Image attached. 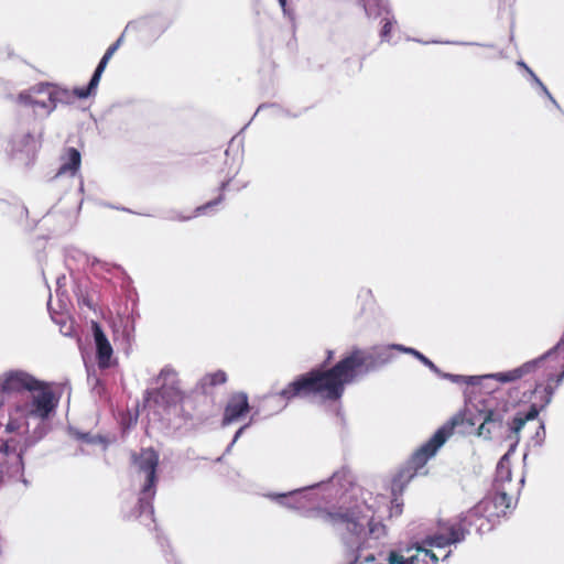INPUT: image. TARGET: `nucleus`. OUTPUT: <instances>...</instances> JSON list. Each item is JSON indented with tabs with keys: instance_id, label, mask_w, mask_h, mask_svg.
<instances>
[{
	"instance_id": "obj_1",
	"label": "nucleus",
	"mask_w": 564,
	"mask_h": 564,
	"mask_svg": "<svg viewBox=\"0 0 564 564\" xmlns=\"http://www.w3.org/2000/svg\"><path fill=\"white\" fill-rule=\"evenodd\" d=\"M348 383L340 361L328 369H311L297 376L279 395L286 402L294 399L321 398L325 401L339 400Z\"/></svg>"
},
{
	"instance_id": "obj_2",
	"label": "nucleus",
	"mask_w": 564,
	"mask_h": 564,
	"mask_svg": "<svg viewBox=\"0 0 564 564\" xmlns=\"http://www.w3.org/2000/svg\"><path fill=\"white\" fill-rule=\"evenodd\" d=\"M462 422L459 416H454L449 422L440 427L433 436L425 442L420 448H417L406 464L399 469L391 482V506L389 517H400L403 512V500L401 496L408 486V484L417 475L433 457L438 448L446 442V440L453 434L454 429Z\"/></svg>"
},
{
	"instance_id": "obj_3",
	"label": "nucleus",
	"mask_w": 564,
	"mask_h": 564,
	"mask_svg": "<svg viewBox=\"0 0 564 564\" xmlns=\"http://www.w3.org/2000/svg\"><path fill=\"white\" fill-rule=\"evenodd\" d=\"M391 349H394L393 346L373 348L368 351L358 348L352 349L348 356L339 360L348 383L352 382L361 372H369L389 364L393 358Z\"/></svg>"
},
{
	"instance_id": "obj_4",
	"label": "nucleus",
	"mask_w": 564,
	"mask_h": 564,
	"mask_svg": "<svg viewBox=\"0 0 564 564\" xmlns=\"http://www.w3.org/2000/svg\"><path fill=\"white\" fill-rule=\"evenodd\" d=\"M122 37L123 36L121 35L115 43H112L107 48L106 53L104 54L99 64L97 65L90 82L86 87L75 88L73 91H69L68 89L55 87L48 84L46 96L50 102H52V109L56 107L57 102H68L72 97L85 99L90 95L95 94L108 62L121 45Z\"/></svg>"
},
{
	"instance_id": "obj_5",
	"label": "nucleus",
	"mask_w": 564,
	"mask_h": 564,
	"mask_svg": "<svg viewBox=\"0 0 564 564\" xmlns=\"http://www.w3.org/2000/svg\"><path fill=\"white\" fill-rule=\"evenodd\" d=\"M131 463L139 474H144L145 481L142 486L141 494L144 498L139 499V509L142 512L145 508L152 509L150 501L145 498H153L158 482L156 470L160 464V455L153 447L141 448L140 452H132L130 455Z\"/></svg>"
},
{
	"instance_id": "obj_6",
	"label": "nucleus",
	"mask_w": 564,
	"mask_h": 564,
	"mask_svg": "<svg viewBox=\"0 0 564 564\" xmlns=\"http://www.w3.org/2000/svg\"><path fill=\"white\" fill-rule=\"evenodd\" d=\"M311 518L323 523L344 528L352 534H360L364 530V523L357 513L349 509L333 508L324 509L317 508L311 511Z\"/></svg>"
},
{
	"instance_id": "obj_7",
	"label": "nucleus",
	"mask_w": 564,
	"mask_h": 564,
	"mask_svg": "<svg viewBox=\"0 0 564 564\" xmlns=\"http://www.w3.org/2000/svg\"><path fill=\"white\" fill-rule=\"evenodd\" d=\"M511 497L503 491H496L487 495L477 505H475L476 512H482L487 519L494 523L500 517L506 516L511 507Z\"/></svg>"
},
{
	"instance_id": "obj_8",
	"label": "nucleus",
	"mask_w": 564,
	"mask_h": 564,
	"mask_svg": "<svg viewBox=\"0 0 564 564\" xmlns=\"http://www.w3.org/2000/svg\"><path fill=\"white\" fill-rule=\"evenodd\" d=\"M183 400L184 393L180 389L178 380H173L171 383H163L160 388L148 390L144 397L147 403H153L163 409L176 405Z\"/></svg>"
},
{
	"instance_id": "obj_9",
	"label": "nucleus",
	"mask_w": 564,
	"mask_h": 564,
	"mask_svg": "<svg viewBox=\"0 0 564 564\" xmlns=\"http://www.w3.org/2000/svg\"><path fill=\"white\" fill-rule=\"evenodd\" d=\"M41 386V381L31 375L13 370L3 375L0 383L1 393H19L22 391H36Z\"/></svg>"
},
{
	"instance_id": "obj_10",
	"label": "nucleus",
	"mask_w": 564,
	"mask_h": 564,
	"mask_svg": "<svg viewBox=\"0 0 564 564\" xmlns=\"http://www.w3.org/2000/svg\"><path fill=\"white\" fill-rule=\"evenodd\" d=\"M564 348V339H561L554 348L549 350L545 355L541 356L538 359L524 362L518 368H514L505 372H497L491 375L490 377L495 378L499 382H512L519 380L536 370V368L545 361L546 358L552 357L555 352Z\"/></svg>"
},
{
	"instance_id": "obj_11",
	"label": "nucleus",
	"mask_w": 564,
	"mask_h": 564,
	"mask_svg": "<svg viewBox=\"0 0 564 564\" xmlns=\"http://www.w3.org/2000/svg\"><path fill=\"white\" fill-rule=\"evenodd\" d=\"M31 392L33 394L30 409L28 410V415L43 420L47 419L56 408V401L52 389L48 384L41 382L40 388L36 391Z\"/></svg>"
},
{
	"instance_id": "obj_12",
	"label": "nucleus",
	"mask_w": 564,
	"mask_h": 564,
	"mask_svg": "<svg viewBox=\"0 0 564 564\" xmlns=\"http://www.w3.org/2000/svg\"><path fill=\"white\" fill-rule=\"evenodd\" d=\"M37 142L31 134H24L12 141L11 158L20 166L30 167L36 160Z\"/></svg>"
},
{
	"instance_id": "obj_13",
	"label": "nucleus",
	"mask_w": 564,
	"mask_h": 564,
	"mask_svg": "<svg viewBox=\"0 0 564 564\" xmlns=\"http://www.w3.org/2000/svg\"><path fill=\"white\" fill-rule=\"evenodd\" d=\"M465 535L466 528L463 523L448 522L442 525L436 533L429 536L426 543L434 547H445L463 541Z\"/></svg>"
},
{
	"instance_id": "obj_14",
	"label": "nucleus",
	"mask_w": 564,
	"mask_h": 564,
	"mask_svg": "<svg viewBox=\"0 0 564 564\" xmlns=\"http://www.w3.org/2000/svg\"><path fill=\"white\" fill-rule=\"evenodd\" d=\"M28 448V444H22L15 437L6 441L0 440V467L9 468L10 466L22 467L23 455Z\"/></svg>"
},
{
	"instance_id": "obj_15",
	"label": "nucleus",
	"mask_w": 564,
	"mask_h": 564,
	"mask_svg": "<svg viewBox=\"0 0 564 564\" xmlns=\"http://www.w3.org/2000/svg\"><path fill=\"white\" fill-rule=\"evenodd\" d=\"M248 394L243 391L234 392L229 395L224 409L223 424L229 425L246 416L250 412Z\"/></svg>"
},
{
	"instance_id": "obj_16",
	"label": "nucleus",
	"mask_w": 564,
	"mask_h": 564,
	"mask_svg": "<svg viewBox=\"0 0 564 564\" xmlns=\"http://www.w3.org/2000/svg\"><path fill=\"white\" fill-rule=\"evenodd\" d=\"M48 89V83H41L31 87L28 91L21 93L18 96L20 104L30 106L34 110L42 108L47 112H51L52 102L47 99L46 91Z\"/></svg>"
},
{
	"instance_id": "obj_17",
	"label": "nucleus",
	"mask_w": 564,
	"mask_h": 564,
	"mask_svg": "<svg viewBox=\"0 0 564 564\" xmlns=\"http://www.w3.org/2000/svg\"><path fill=\"white\" fill-rule=\"evenodd\" d=\"M93 333L96 344V358L99 368L106 369L110 366L112 357V347L98 323H93Z\"/></svg>"
},
{
	"instance_id": "obj_18",
	"label": "nucleus",
	"mask_w": 564,
	"mask_h": 564,
	"mask_svg": "<svg viewBox=\"0 0 564 564\" xmlns=\"http://www.w3.org/2000/svg\"><path fill=\"white\" fill-rule=\"evenodd\" d=\"M506 410L489 409L485 411L484 421L478 427V435L490 440L494 434L501 431L505 423Z\"/></svg>"
},
{
	"instance_id": "obj_19",
	"label": "nucleus",
	"mask_w": 564,
	"mask_h": 564,
	"mask_svg": "<svg viewBox=\"0 0 564 564\" xmlns=\"http://www.w3.org/2000/svg\"><path fill=\"white\" fill-rule=\"evenodd\" d=\"M475 506L469 509L466 513L463 514V517L455 521V523H463L466 528V533L469 532L470 528H475L477 533H484L486 531H489L492 527L491 520L487 519L482 512H475Z\"/></svg>"
},
{
	"instance_id": "obj_20",
	"label": "nucleus",
	"mask_w": 564,
	"mask_h": 564,
	"mask_svg": "<svg viewBox=\"0 0 564 564\" xmlns=\"http://www.w3.org/2000/svg\"><path fill=\"white\" fill-rule=\"evenodd\" d=\"M62 164L56 173V176L68 175L75 176L80 169L82 155L75 148H67L62 158Z\"/></svg>"
},
{
	"instance_id": "obj_21",
	"label": "nucleus",
	"mask_w": 564,
	"mask_h": 564,
	"mask_svg": "<svg viewBox=\"0 0 564 564\" xmlns=\"http://www.w3.org/2000/svg\"><path fill=\"white\" fill-rule=\"evenodd\" d=\"M540 410L536 404H532L527 412H518L511 422H508V427L514 440V444L519 443L520 432L529 421L538 417Z\"/></svg>"
},
{
	"instance_id": "obj_22",
	"label": "nucleus",
	"mask_w": 564,
	"mask_h": 564,
	"mask_svg": "<svg viewBox=\"0 0 564 564\" xmlns=\"http://www.w3.org/2000/svg\"><path fill=\"white\" fill-rule=\"evenodd\" d=\"M227 381V375L223 370H217L215 372L206 373L199 381V384L203 390L216 386L224 384Z\"/></svg>"
},
{
	"instance_id": "obj_23",
	"label": "nucleus",
	"mask_w": 564,
	"mask_h": 564,
	"mask_svg": "<svg viewBox=\"0 0 564 564\" xmlns=\"http://www.w3.org/2000/svg\"><path fill=\"white\" fill-rule=\"evenodd\" d=\"M563 380H564V367H563V370L558 375H556V376L549 375L547 376L546 386L544 388L545 399H544L542 406H545L546 404H549L551 402V399L553 397L555 388L558 384H561V382Z\"/></svg>"
},
{
	"instance_id": "obj_24",
	"label": "nucleus",
	"mask_w": 564,
	"mask_h": 564,
	"mask_svg": "<svg viewBox=\"0 0 564 564\" xmlns=\"http://www.w3.org/2000/svg\"><path fill=\"white\" fill-rule=\"evenodd\" d=\"M229 184V181H224L221 184H220V187H219V195L213 199V200H209L207 202L206 204L202 205V206H198L196 209H195V213L197 215H200V214H204L206 213V210L219 205L224 199H225V195H224V192L225 189L227 188Z\"/></svg>"
},
{
	"instance_id": "obj_25",
	"label": "nucleus",
	"mask_w": 564,
	"mask_h": 564,
	"mask_svg": "<svg viewBox=\"0 0 564 564\" xmlns=\"http://www.w3.org/2000/svg\"><path fill=\"white\" fill-rule=\"evenodd\" d=\"M393 348H395L398 350H401V351H404V352H409V354L413 355L415 358H417L421 362H423L429 368L435 369V365L427 357H425L423 354H421L420 351H417V350H415L413 348H405V347H403L401 345H393Z\"/></svg>"
},
{
	"instance_id": "obj_26",
	"label": "nucleus",
	"mask_w": 564,
	"mask_h": 564,
	"mask_svg": "<svg viewBox=\"0 0 564 564\" xmlns=\"http://www.w3.org/2000/svg\"><path fill=\"white\" fill-rule=\"evenodd\" d=\"M387 562L388 564H410L409 561L397 551L389 552Z\"/></svg>"
},
{
	"instance_id": "obj_27",
	"label": "nucleus",
	"mask_w": 564,
	"mask_h": 564,
	"mask_svg": "<svg viewBox=\"0 0 564 564\" xmlns=\"http://www.w3.org/2000/svg\"><path fill=\"white\" fill-rule=\"evenodd\" d=\"M77 437L80 441H83V442L93 443V444H95V443H104L105 442L102 436H100V435H91L89 433H80V434H78Z\"/></svg>"
},
{
	"instance_id": "obj_28",
	"label": "nucleus",
	"mask_w": 564,
	"mask_h": 564,
	"mask_svg": "<svg viewBox=\"0 0 564 564\" xmlns=\"http://www.w3.org/2000/svg\"><path fill=\"white\" fill-rule=\"evenodd\" d=\"M519 65H520V66H522V67H523V68H524L529 74H530V76L534 79V82H536L541 87H543V89H544L545 91H547V90H546V88L543 86L542 82L536 77V75L532 72V69H531V68H529V67L525 65V63L520 62V63H519Z\"/></svg>"
},
{
	"instance_id": "obj_29",
	"label": "nucleus",
	"mask_w": 564,
	"mask_h": 564,
	"mask_svg": "<svg viewBox=\"0 0 564 564\" xmlns=\"http://www.w3.org/2000/svg\"><path fill=\"white\" fill-rule=\"evenodd\" d=\"M6 430L10 433L19 430V424L15 420H10L6 426Z\"/></svg>"
},
{
	"instance_id": "obj_30",
	"label": "nucleus",
	"mask_w": 564,
	"mask_h": 564,
	"mask_svg": "<svg viewBox=\"0 0 564 564\" xmlns=\"http://www.w3.org/2000/svg\"><path fill=\"white\" fill-rule=\"evenodd\" d=\"M392 30V23L390 21H386L383 26H382V30H381V34L383 36H387Z\"/></svg>"
},
{
	"instance_id": "obj_31",
	"label": "nucleus",
	"mask_w": 564,
	"mask_h": 564,
	"mask_svg": "<svg viewBox=\"0 0 564 564\" xmlns=\"http://www.w3.org/2000/svg\"><path fill=\"white\" fill-rule=\"evenodd\" d=\"M167 376L175 377V373L171 370L163 369V370H161L159 378H166Z\"/></svg>"
},
{
	"instance_id": "obj_32",
	"label": "nucleus",
	"mask_w": 564,
	"mask_h": 564,
	"mask_svg": "<svg viewBox=\"0 0 564 564\" xmlns=\"http://www.w3.org/2000/svg\"><path fill=\"white\" fill-rule=\"evenodd\" d=\"M333 358H334V351L333 350H327V358H326L324 364L328 365L332 361Z\"/></svg>"
},
{
	"instance_id": "obj_33",
	"label": "nucleus",
	"mask_w": 564,
	"mask_h": 564,
	"mask_svg": "<svg viewBox=\"0 0 564 564\" xmlns=\"http://www.w3.org/2000/svg\"><path fill=\"white\" fill-rule=\"evenodd\" d=\"M366 561H367V562H368V561H375V556H373V555H369V556H367V557H366Z\"/></svg>"
},
{
	"instance_id": "obj_34",
	"label": "nucleus",
	"mask_w": 564,
	"mask_h": 564,
	"mask_svg": "<svg viewBox=\"0 0 564 564\" xmlns=\"http://www.w3.org/2000/svg\"><path fill=\"white\" fill-rule=\"evenodd\" d=\"M505 458H506V456H503V458L499 462V465H498L499 470L502 468V462Z\"/></svg>"
},
{
	"instance_id": "obj_35",
	"label": "nucleus",
	"mask_w": 564,
	"mask_h": 564,
	"mask_svg": "<svg viewBox=\"0 0 564 564\" xmlns=\"http://www.w3.org/2000/svg\"><path fill=\"white\" fill-rule=\"evenodd\" d=\"M246 426H242L241 429H239V431L237 432L236 436H238L245 429Z\"/></svg>"
},
{
	"instance_id": "obj_36",
	"label": "nucleus",
	"mask_w": 564,
	"mask_h": 564,
	"mask_svg": "<svg viewBox=\"0 0 564 564\" xmlns=\"http://www.w3.org/2000/svg\"><path fill=\"white\" fill-rule=\"evenodd\" d=\"M540 429L544 431L543 423H540Z\"/></svg>"
}]
</instances>
